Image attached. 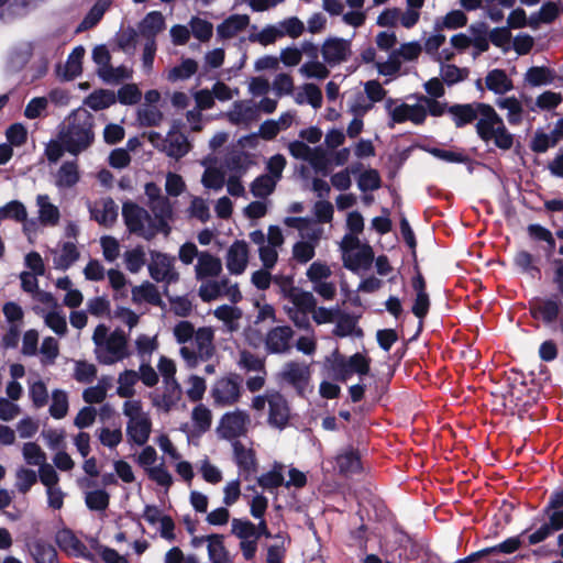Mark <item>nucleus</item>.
I'll use <instances>...</instances> for the list:
<instances>
[{
  "mask_svg": "<svg viewBox=\"0 0 563 563\" xmlns=\"http://www.w3.org/2000/svg\"><path fill=\"white\" fill-rule=\"evenodd\" d=\"M290 155L307 163L318 173H325L329 167L327 151L322 146L310 147L303 141H292L288 144Z\"/></svg>",
  "mask_w": 563,
  "mask_h": 563,
  "instance_id": "nucleus-11",
  "label": "nucleus"
},
{
  "mask_svg": "<svg viewBox=\"0 0 563 563\" xmlns=\"http://www.w3.org/2000/svg\"><path fill=\"white\" fill-rule=\"evenodd\" d=\"M27 464L38 466L37 476L41 483L46 486L47 488H51L53 486H56L59 477L55 468L51 465L45 463L46 460H25Z\"/></svg>",
  "mask_w": 563,
  "mask_h": 563,
  "instance_id": "nucleus-52",
  "label": "nucleus"
},
{
  "mask_svg": "<svg viewBox=\"0 0 563 563\" xmlns=\"http://www.w3.org/2000/svg\"><path fill=\"white\" fill-rule=\"evenodd\" d=\"M279 376L299 393H303L310 379V368L306 363L291 361L283 366Z\"/></svg>",
  "mask_w": 563,
  "mask_h": 563,
  "instance_id": "nucleus-17",
  "label": "nucleus"
},
{
  "mask_svg": "<svg viewBox=\"0 0 563 563\" xmlns=\"http://www.w3.org/2000/svg\"><path fill=\"white\" fill-rule=\"evenodd\" d=\"M483 118L476 123L478 136L486 143L492 142L503 151L510 150L514 145V135L506 128L503 118L489 104L483 107Z\"/></svg>",
  "mask_w": 563,
  "mask_h": 563,
  "instance_id": "nucleus-4",
  "label": "nucleus"
},
{
  "mask_svg": "<svg viewBox=\"0 0 563 563\" xmlns=\"http://www.w3.org/2000/svg\"><path fill=\"white\" fill-rule=\"evenodd\" d=\"M148 208L153 213V220L157 227V232L168 235L170 232L169 222L174 217L173 206L169 199L167 197H163L156 201H152L150 202Z\"/></svg>",
  "mask_w": 563,
  "mask_h": 563,
  "instance_id": "nucleus-25",
  "label": "nucleus"
},
{
  "mask_svg": "<svg viewBox=\"0 0 563 563\" xmlns=\"http://www.w3.org/2000/svg\"><path fill=\"white\" fill-rule=\"evenodd\" d=\"M213 316L223 322L228 332H235L240 328L242 310L234 306L222 305L213 310Z\"/></svg>",
  "mask_w": 563,
  "mask_h": 563,
  "instance_id": "nucleus-43",
  "label": "nucleus"
},
{
  "mask_svg": "<svg viewBox=\"0 0 563 563\" xmlns=\"http://www.w3.org/2000/svg\"><path fill=\"white\" fill-rule=\"evenodd\" d=\"M35 205L37 207V220L43 227H56L60 221V210L52 202L48 195L41 194L35 198Z\"/></svg>",
  "mask_w": 563,
  "mask_h": 563,
  "instance_id": "nucleus-26",
  "label": "nucleus"
},
{
  "mask_svg": "<svg viewBox=\"0 0 563 563\" xmlns=\"http://www.w3.org/2000/svg\"><path fill=\"white\" fill-rule=\"evenodd\" d=\"M250 23L246 14H232L217 27V34L222 40H229L244 31Z\"/></svg>",
  "mask_w": 563,
  "mask_h": 563,
  "instance_id": "nucleus-38",
  "label": "nucleus"
},
{
  "mask_svg": "<svg viewBox=\"0 0 563 563\" xmlns=\"http://www.w3.org/2000/svg\"><path fill=\"white\" fill-rule=\"evenodd\" d=\"M79 179L78 164L76 162H65L55 175V186L59 189L71 188Z\"/></svg>",
  "mask_w": 563,
  "mask_h": 563,
  "instance_id": "nucleus-41",
  "label": "nucleus"
},
{
  "mask_svg": "<svg viewBox=\"0 0 563 563\" xmlns=\"http://www.w3.org/2000/svg\"><path fill=\"white\" fill-rule=\"evenodd\" d=\"M295 102L297 104H310L313 109H320L322 107V91L321 89L311 82H306L299 87L295 95Z\"/></svg>",
  "mask_w": 563,
  "mask_h": 563,
  "instance_id": "nucleus-45",
  "label": "nucleus"
},
{
  "mask_svg": "<svg viewBox=\"0 0 563 563\" xmlns=\"http://www.w3.org/2000/svg\"><path fill=\"white\" fill-rule=\"evenodd\" d=\"M422 53V45L418 41H410L400 44L393 49L388 58L376 63V69L379 75L385 77H395L399 74L404 63H415Z\"/></svg>",
  "mask_w": 563,
  "mask_h": 563,
  "instance_id": "nucleus-8",
  "label": "nucleus"
},
{
  "mask_svg": "<svg viewBox=\"0 0 563 563\" xmlns=\"http://www.w3.org/2000/svg\"><path fill=\"white\" fill-rule=\"evenodd\" d=\"M139 382V374L134 369H124L118 375L117 395L121 398L134 399L135 386Z\"/></svg>",
  "mask_w": 563,
  "mask_h": 563,
  "instance_id": "nucleus-46",
  "label": "nucleus"
},
{
  "mask_svg": "<svg viewBox=\"0 0 563 563\" xmlns=\"http://www.w3.org/2000/svg\"><path fill=\"white\" fill-rule=\"evenodd\" d=\"M14 219L18 222H24V231L30 232L31 227L34 225L33 222H26L27 220V211L25 206L18 201L13 200L7 203L5 206L0 208V220L3 219Z\"/></svg>",
  "mask_w": 563,
  "mask_h": 563,
  "instance_id": "nucleus-48",
  "label": "nucleus"
},
{
  "mask_svg": "<svg viewBox=\"0 0 563 563\" xmlns=\"http://www.w3.org/2000/svg\"><path fill=\"white\" fill-rule=\"evenodd\" d=\"M43 318L45 324L57 335L64 336L67 333V321L62 311L53 309L46 312Z\"/></svg>",
  "mask_w": 563,
  "mask_h": 563,
  "instance_id": "nucleus-64",
  "label": "nucleus"
},
{
  "mask_svg": "<svg viewBox=\"0 0 563 563\" xmlns=\"http://www.w3.org/2000/svg\"><path fill=\"white\" fill-rule=\"evenodd\" d=\"M249 245L245 241L233 242L227 251L225 265L232 275H241L249 264Z\"/></svg>",
  "mask_w": 563,
  "mask_h": 563,
  "instance_id": "nucleus-19",
  "label": "nucleus"
},
{
  "mask_svg": "<svg viewBox=\"0 0 563 563\" xmlns=\"http://www.w3.org/2000/svg\"><path fill=\"white\" fill-rule=\"evenodd\" d=\"M224 115L231 124L249 128L258 120V107L253 100H239Z\"/></svg>",
  "mask_w": 563,
  "mask_h": 563,
  "instance_id": "nucleus-15",
  "label": "nucleus"
},
{
  "mask_svg": "<svg viewBox=\"0 0 563 563\" xmlns=\"http://www.w3.org/2000/svg\"><path fill=\"white\" fill-rule=\"evenodd\" d=\"M87 206L90 218L100 225L111 227L118 218V206L109 197L88 202Z\"/></svg>",
  "mask_w": 563,
  "mask_h": 563,
  "instance_id": "nucleus-20",
  "label": "nucleus"
},
{
  "mask_svg": "<svg viewBox=\"0 0 563 563\" xmlns=\"http://www.w3.org/2000/svg\"><path fill=\"white\" fill-rule=\"evenodd\" d=\"M332 276L331 267L321 261H316L309 265L306 271V277L308 280L314 285L320 282H324Z\"/></svg>",
  "mask_w": 563,
  "mask_h": 563,
  "instance_id": "nucleus-63",
  "label": "nucleus"
},
{
  "mask_svg": "<svg viewBox=\"0 0 563 563\" xmlns=\"http://www.w3.org/2000/svg\"><path fill=\"white\" fill-rule=\"evenodd\" d=\"M126 269L132 273H139L146 263V253L142 245L128 250L123 254Z\"/></svg>",
  "mask_w": 563,
  "mask_h": 563,
  "instance_id": "nucleus-54",
  "label": "nucleus"
},
{
  "mask_svg": "<svg viewBox=\"0 0 563 563\" xmlns=\"http://www.w3.org/2000/svg\"><path fill=\"white\" fill-rule=\"evenodd\" d=\"M227 286V278H223L221 280H209L200 285L198 292L202 301L209 302L221 297L223 294V289Z\"/></svg>",
  "mask_w": 563,
  "mask_h": 563,
  "instance_id": "nucleus-58",
  "label": "nucleus"
},
{
  "mask_svg": "<svg viewBox=\"0 0 563 563\" xmlns=\"http://www.w3.org/2000/svg\"><path fill=\"white\" fill-rule=\"evenodd\" d=\"M37 481L38 476L36 471L27 467H20L15 474V488L19 493L26 494Z\"/></svg>",
  "mask_w": 563,
  "mask_h": 563,
  "instance_id": "nucleus-62",
  "label": "nucleus"
},
{
  "mask_svg": "<svg viewBox=\"0 0 563 563\" xmlns=\"http://www.w3.org/2000/svg\"><path fill=\"white\" fill-rule=\"evenodd\" d=\"M287 298L292 307L307 313H311L317 305V299L312 292L299 288H290Z\"/></svg>",
  "mask_w": 563,
  "mask_h": 563,
  "instance_id": "nucleus-49",
  "label": "nucleus"
},
{
  "mask_svg": "<svg viewBox=\"0 0 563 563\" xmlns=\"http://www.w3.org/2000/svg\"><path fill=\"white\" fill-rule=\"evenodd\" d=\"M283 465L275 462L274 467L257 477V484L264 489H275L284 485V476L282 474Z\"/></svg>",
  "mask_w": 563,
  "mask_h": 563,
  "instance_id": "nucleus-61",
  "label": "nucleus"
},
{
  "mask_svg": "<svg viewBox=\"0 0 563 563\" xmlns=\"http://www.w3.org/2000/svg\"><path fill=\"white\" fill-rule=\"evenodd\" d=\"M190 150V143L186 135L180 132L170 131L163 140L161 151L167 156L179 159Z\"/></svg>",
  "mask_w": 563,
  "mask_h": 563,
  "instance_id": "nucleus-32",
  "label": "nucleus"
},
{
  "mask_svg": "<svg viewBox=\"0 0 563 563\" xmlns=\"http://www.w3.org/2000/svg\"><path fill=\"white\" fill-rule=\"evenodd\" d=\"M93 353L102 365H113L129 357L128 338L122 330L110 331L103 324H98L92 333Z\"/></svg>",
  "mask_w": 563,
  "mask_h": 563,
  "instance_id": "nucleus-1",
  "label": "nucleus"
},
{
  "mask_svg": "<svg viewBox=\"0 0 563 563\" xmlns=\"http://www.w3.org/2000/svg\"><path fill=\"white\" fill-rule=\"evenodd\" d=\"M321 53L327 64L338 65L351 55V43L344 38H329L323 43Z\"/></svg>",
  "mask_w": 563,
  "mask_h": 563,
  "instance_id": "nucleus-22",
  "label": "nucleus"
},
{
  "mask_svg": "<svg viewBox=\"0 0 563 563\" xmlns=\"http://www.w3.org/2000/svg\"><path fill=\"white\" fill-rule=\"evenodd\" d=\"M53 266L58 271H67L80 257V252L73 242H64L51 250Z\"/></svg>",
  "mask_w": 563,
  "mask_h": 563,
  "instance_id": "nucleus-27",
  "label": "nucleus"
},
{
  "mask_svg": "<svg viewBox=\"0 0 563 563\" xmlns=\"http://www.w3.org/2000/svg\"><path fill=\"white\" fill-rule=\"evenodd\" d=\"M186 390L185 394L190 401H200L207 390L206 379L196 374L189 375L185 380Z\"/></svg>",
  "mask_w": 563,
  "mask_h": 563,
  "instance_id": "nucleus-53",
  "label": "nucleus"
},
{
  "mask_svg": "<svg viewBox=\"0 0 563 563\" xmlns=\"http://www.w3.org/2000/svg\"><path fill=\"white\" fill-rule=\"evenodd\" d=\"M211 158H205L201 164L206 167L202 177L201 184L205 188L212 190H221L225 184V175L224 172L218 167L211 166L209 163Z\"/></svg>",
  "mask_w": 563,
  "mask_h": 563,
  "instance_id": "nucleus-47",
  "label": "nucleus"
},
{
  "mask_svg": "<svg viewBox=\"0 0 563 563\" xmlns=\"http://www.w3.org/2000/svg\"><path fill=\"white\" fill-rule=\"evenodd\" d=\"M294 331L288 325H278L271 329L265 336V347L273 354L286 353L290 350Z\"/></svg>",
  "mask_w": 563,
  "mask_h": 563,
  "instance_id": "nucleus-21",
  "label": "nucleus"
},
{
  "mask_svg": "<svg viewBox=\"0 0 563 563\" xmlns=\"http://www.w3.org/2000/svg\"><path fill=\"white\" fill-rule=\"evenodd\" d=\"M122 412L128 419L125 431L129 441L137 445L145 444L152 431V420L150 412L144 410L142 401L139 399L125 400L122 405Z\"/></svg>",
  "mask_w": 563,
  "mask_h": 563,
  "instance_id": "nucleus-5",
  "label": "nucleus"
},
{
  "mask_svg": "<svg viewBox=\"0 0 563 563\" xmlns=\"http://www.w3.org/2000/svg\"><path fill=\"white\" fill-rule=\"evenodd\" d=\"M122 217L128 230L144 240L154 239L158 232L153 217L143 207L128 201L122 206Z\"/></svg>",
  "mask_w": 563,
  "mask_h": 563,
  "instance_id": "nucleus-7",
  "label": "nucleus"
},
{
  "mask_svg": "<svg viewBox=\"0 0 563 563\" xmlns=\"http://www.w3.org/2000/svg\"><path fill=\"white\" fill-rule=\"evenodd\" d=\"M139 465L144 470L147 477L156 483L158 486L169 488L173 485V477L165 465V460H161L159 464H156L157 460H135Z\"/></svg>",
  "mask_w": 563,
  "mask_h": 563,
  "instance_id": "nucleus-30",
  "label": "nucleus"
},
{
  "mask_svg": "<svg viewBox=\"0 0 563 563\" xmlns=\"http://www.w3.org/2000/svg\"><path fill=\"white\" fill-rule=\"evenodd\" d=\"M250 423L249 412L235 409L221 417L217 432L223 439H234L246 433Z\"/></svg>",
  "mask_w": 563,
  "mask_h": 563,
  "instance_id": "nucleus-12",
  "label": "nucleus"
},
{
  "mask_svg": "<svg viewBox=\"0 0 563 563\" xmlns=\"http://www.w3.org/2000/svg\"><path fill=\"white\" fill-rule=\"evenodd\" d=\"M189 29L190 34L202 43L209 42L213 34L212 23L198 16L190 19Z\"/></svg>",
  "mask_w": 563,
  "mask_h": 563,
  "instance_id": "nucleus-59",
  "label": "nucleus"
},
{
  "mask_svg": "<svg viewBox=\"0 0 563 563\" xmlns=\"http://www.w3.org/2000/svg\"><path fill=\"white\" fill-rule=\"evenodd\" d=\"M486 88L499 96H504L514 89V82L504 69L495 68L485 77Z\"/></svg>",
  "mask_w": 563,
  "mask_h": 563,
  "instance_id": "nucleus-37",
  "label": "nucleus"
},
{
  "mask_svg": "<svg viewBox=\"0 0 563 563\" xmlns=\"http://www.w3.org/2000/svg\"><path fill=\"white\" fill-rule=\"evenodd\" d=\"M85 504L89 510L104 511L110 504V494L104 489H93L85 494Z\"/></svg>",
  "mask_w": 563,
  "mask_h": 563,
  "instance_id": "nucleus-57",
  "label": "nucleus"
},
{
  "mask_svg": "<svg viewBox=\"0 0 563 563\" xmlns=\"http://www.w3.org/2000/svg\"><path fill=\"white\" fill-rule=\"evenodd\" d=\"M418 101L416 104H408L398 99L387 98L385 100V110L389 118L388 126L394 128L395 124L411 122L416 125L422 124L427 119V111Z\"/></svg>",
  "mask_w": 563,
  "mask_h": 563,
  "instance_id": "nucleus-9",
  "label": "nucleus"
},
{
  "mask_svg": "<svg viewBox=\"0 0 563 563\" xmlns=\"http://www.w3.org/2000/svg\"><path fill=\"white\" fill-rule=\"evenodd\" d=\"M198 70V63L192 58H184L180 64L167 71L166 78L170 82L187 80Z\"/></svg>",
  "mask_w": 563,
  "mask_h": 563,
  "instance_id": "nucleus-50",
  "label": "nucleus"
},
{
  "mask_svg": "<svg viewBox=\"0 0 563 563\" xmlns=\"http://www.w3.org/2000/svg\"><path fill=\"white\" fill-rule=\"evenodd\" d=\"M56 543L69 555L92 560V554L88 551L86 544L70 529L64 528L59 530L56 533Z\"/></svg>",
  "mask_w": 563,
  "mask_h": 563,
  "instance_id": "nucleus-24",
  "label": "nucleus"
},
{
  "mask_svg": "<svg viewBox=\"0 0 563 563\" xmlns=\"http://www.w3.org/2000/svg\"><path fill=\"white\" fill-rule=\"evenodd\" d=\"M27 548L35 563H59L55 547L42 538L29 541Z\"/></svg>",
  "mask_w": 563,
  "mask_h": 563,
  "instance_id": "nucleus-33",
  "label": "nucleus"
},
{
  "mask_svg": "<svg viewBox=\"0 0 563 563\" xmlns=\"http://www.w3.org/2000/svg\"><path fill=\"white\" fill-rule=\"evenodd\" d=\"M251 408L266 416L269 428L283 431L290 426L291 409L287 398L278 390L267 389L265 393L254 396Z\"/></svg>",
  "mask_w": 563,
  "mask_h": 563,
  "instance_id": "nucleus-2",
  "label": "nucleus"
},
{
  "mask_svg": "<svg viewBox=\"0 0 563 563\" xmlns=\"http://www.w3.org/2000/svg\"><path fill=\"white\" fill-rule=\"evenodd\" d=\"M147 269L151 278L156 283L175 284L180 275L176 268V258L167 253L151 250Z\"/></svg>",
  "mask_w": 563,
  "mask_h": 563,
  "instance_id": "nucleus-10",
  "label": "nucleus"
},
{
  "mask_svg": "<svg viewBox=\"0 0 563 563\" xmlns=\"http://www.w3.org/2000/svg\"><path fill=\"white\" fill-rule=\"evenodd\" d=\"M208 556L211 563H233L228 549L224 545V536L209 534Z\"/></svg>",
  "mask_w": 563,
  "mask_h": 563,
  "instance_id": "nucleus-42",
  "label": "nucleus"
},
{
  "mask_svg": "<svg viewBox=\"0 0 563 563\" xmlns=\"http://www.w3.org/2000/svg\"><path fill=\"white\" fill-rule=\"evenodd\" d=\"M373 260L374 252L368 244L358 250L342 254L344 267L354 273L367 271L371 267Z\"/></svg>",
  "mask_w": 563,
  "mask_h": 563,
  "instance_id": "nucleus-29",
  "label": "nucleus"
},
{
  "mask_svg": "<svg viewBox=\"0 0 563 563\" xmlns=\"http://www.w3.org/2000/svg\"><path fill=\"white\" fill-rule=\"evenodd\" d=\"M483 107H489L487 103H467V104H454L449 107L448 112L452 117L454 124L457 128L464 126L474 120L479 121L483 118Z\"/></svg>",
  "mask_w": 563,
  "mask_h": 563,
  "instance_id": "nucleus-23",
  "label": "nucleus"
},
{
  "mask_svg": "<svg viewBox=\"0 0 563 563\" xmlns=\"http://www.w3.org/2000/svg\"><path fill=\"white\" fill-rule=\"evenodd\" d=\"M164 119L163 112L151 104H143L137 110V120L143 126H157Z\"/></svg>",
  "mask_w": 563,
  "mask_h": 563,
  "instance_id": "nucleus-60",
  "label": "nucleus"
},
{
  "mask_svg": "<svg viewBox=\"0 0 563 563\" xmlns=\"http://www.w3.org/2000/svg\"><path fill=\"white\" fill-rule=\"evenodd\" d=\"M97 74L107 84H118L121 80L131 78L132 69L123 65L113 67L109 64L103 68H97Z\"/></svg>",
  "mask_w": 563,
  "mask_h": 563,
  "instance_id": "nucleus-51",
  "label": "nucleus"
},
{
  "mask_svg": "<svg viewBox=\"0 0 563 563\" xmlns=\"http://www.w3.org/2000/svg\"><path fill=\"white\" fill-rule=\"evenodd\" d=\"M222 272V263L219 257L207 251L200 253L195 265V274L197 279L217 277Z\"/></svg>",
  "mask_w": 563,
  "mask_h": 563,
  "instance_id": "nucleus-35",
  "label": "nucleus"
},
{
  "mask_svg": "<svg viewBox=\"0 0 563 563\" xmlns=\"http://www.w3.org/2000/svg\"><path fill=\"white\" fill-rule=\"evenodd\" d=\"M236 364L240 369L246 373H254L265 369L264 358L255 355L247 350H241L238 355Z\"/></svg>",
  "mask_w": 563,
  "mask_h": 563,
  "instance_id": "nucleus-55",
  "label": "nucleus"
},
{
  "mask_svg": "<svg viewBox=\"0 0 563 563\" xmlns=\"http://www.w3.org/2000/svg\"><path fill=\"white\" fill-rule=\"evenodd\" d=\"M112 0H97L79 25V30L93 27L110 8Z\"/></svg>",
  "mask_w": 563,
  "mask_h": 563,
  "instance_id": "nucleus-56",
  "label": "nucleus"
},
{
  "mask_svg": "<svg viewBox=\"0 0 563 563\" xmlns=\"http://www.w3.org/2000/svg\"><path fill=\"white\" fill-rule=\"evenodd\" d=\"M183 390L178 382L163 383V390L152 395V405L159 411L168 412L181 399Z\"/></svg>",
  "mask_w": 563,
  "mask_h": 563,
  "instance_id": "nucleus-18",
  "label": "nucleus"
},
{
  "mask_svg": "<svg viewBox=\"0 0 563 563\" xmlns=\"http://www.w3.org/2000/svg\"><path fill=\"white\" fill-rule=\"evenodd\" d=\"M131 294L132 301L134 303L148 302L154 306H159L162 303L161 294L157 287L150 282H144L139 286H134Z\"/></svg>",
  "mask_w": 563,
  "mask_h": 563,
  "instance_id": "nucleus-44",
  "label": "nucleus"
},
{
  "mask_svg": "<svg viewBox=\"0 0 563 563\" xmlns=\"http://www.w3.org/2000/svg\"><path fill=\"white\" fill-rule=\"evenodd\" d=\"M216 330L212 327H200L194 336L195 349L184 345L179 349V355L186 367L196 368L200 362L209 361L216 354Z\"/></svg>",
  "mask_w": 563,
  "mask_h": 563,
  "instance_id": "nucleus-6",
  "label": "nucleus"
},
{
  "mask_svg": "<svg viewBox=\"0 0 563 563\" xmlns=\"http://www.w3.org/2000/svg\"><path fill=\"white\" fill-rule=\"evenodd\" d=\"M165 29V18L159 11L147 13L139 24V33L146 42L155 41L157 34Z\"/></svg>",
  "mask_w": 563,
  "mask_h": 563,
  "instance_id": "nucleus-36",
  "label": "nucleus"
},
{
  "mask_svg": "<svg viewBox=\"0 0 563 563\" xmlns=\"http://www.w3.org/2000/svg\"><path fill=\"white\" fill-rule=\"evenodd\" d=\"M496 106L506 111V119L510 125H519L523 120L525 109L516 97H504L496 100Z\"/></svg>",
  "mask_w": 563,
  "mask_h": 563,
  "instance_id": "nucleus-40",
  "label": "nucleus"
},
{
  "mask_svg": "<svg viewBox=\"0 0 563 563\" xmlns=\"http://www.w3.org/2000/svg\"><path fill=\"white\" fill-rule=\"evenodd\" d=\"M545 515L549 517V522L543 523L528 537L529 544H538L548 539L554 531L563 529V510L552 509Z\"/></svg>",
  "mask_w": 563,
  "mask_h": 563,
  "instance_id": "nucleus-31",
  "label": "nucleus"
},
{
  "mask_svg": "<svg viewBox=\"0 0 563 563\" xmlns=\"http://www.w3.org/2000/svg\"><path fill=\"white\" fill-rule=\"evenodd\" d=\"M322 235L323 228L310 230V232L300 235L299 240L292 246V258L301 265L309 263L316 255V249Z\"/></svg>",
  "mask_w": 563,
  "mask_h": 563,
  "instance_id": "nucleus-13",
  "label": "nucleus"
},
{
  "mask_svg": "<svg viewBox=\"0 0 563 563\" xmlns=\"http://www.w3.org/2000/svg\"><path fill=\"white\" fill-rule=\"evenodd\" d=\"M84 46H76L68 55L65 64H59L56 67V75L63 80H73L78 77L82 71V59L85 56Z\"/></svg>",
  "mask_w": 563,
  "mask_h": 563,
  "instance_id": "nucleus-28",
  "label": "nucleus"
},
{
  "mask_svg": "<svg viewBox=\"0 0 563 563\" xmlns=\"http://www.w3.org/2000/svg\"><path fill=\"white\" fill-rule=\"evenodd\" d=\"M521 544L520 536L510 537L497 545L473 552L466 558L459 560L457 563H477L483 560H487L488 563H497V561H492L489 558L498 553L511 554L516 552Z\"/></svg>",
  "mask_w": 563,
  "mask_h": 563,
  "instance_id": "nucleus-16",
  "label": "nucleus"
},
{
  "mask_svg": "<svg viewBox=\"0 0 563 563\" xmlns=\"http://www.w3.org/2000/svg\"><path fill=\"white\" fill-rule=\"evenodd\" d=\"M446 37L444 34L440 32H435L429 35L422 45V51L426 52L433 60L443 63L445 60H450L454 53L449 48H440L444 45Z\"/></svg>",
  "mask_w": 563,
  "mask_h": 563,
  "instance_id": "nucleus-34",
  "label": "nucleus"
},
{
  "mask_svg": "<svg viewBox=\"0 0 563 563\" xmlns=\"http://www.w3.org/2000/svg\"><path fill=\"white\" fill-rule=\"evenodd\" d=\"M59 140L65 150L73 155L87 150L93 141L92 121L88 112L85 110L73 112L59 132Z\"/></svg>",
  "mask_w": 563,
  "mask_h": 563,
  "instance_id": "nucleus-3",
  "label": "nucleus"
},
{
  "mask_svg": "<svg viewBox=\"0 0 563 563\" xmlns=\"http://www.w3.org/2000/svg\"><path fill=\"white\" fill-rule=\"evenodd\" d=\"M412 288L416 291V299L412 306L413 314L422 319L427 316L430 307L429 295L426 291V282L421 274H417V276L412 279Z\"/></svg>",
  "mask_w": 563,
  "mask_h": 563,
  "instance_id": "nucleus-39",
  "label": "nucleus"
},
{
  "mask_svg": "<svg viewBox=\"0 0 563 563\" xmlns=\"http://www.w3.org/2000/svg\"><path fill=\"white\" fill-rule=\"evenodd\" d=\"M211 396L217 405L231 406L241 397V385L236 377H222L214 383Z\"/></svg>",
  "mask_w": 563,
  "mask_h": 563,
  "instance_id": "nucleus-14",
  "label": "nucleus"
}]
</instances>
